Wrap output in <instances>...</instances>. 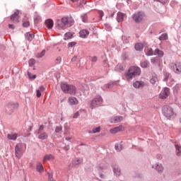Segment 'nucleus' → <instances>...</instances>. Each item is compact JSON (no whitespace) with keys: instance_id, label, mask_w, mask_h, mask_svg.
Listing matches in <instances>:
<instances>
[{"instance_id":"nucleus-17","label":"nucleus","mask_w":181,"mask_h":181,"mask_svg":"<svg viewBox=\"0 0 181 181\" xmlns=\"http://www.w3.org/2000/svg\"><path fill=\"white\" fill-rule=\"evenodd\" d=\"M47 160H54V156L52 154H46L43 158V162H46Z\"/></svg>"},{"instance_id":"nucleus-13","label":"nucleus","mask_w":181,"mask_h":181,"mask_svg":"<svg viewBox=\"0 0 181 181\" xmlns=\"http://www.w3.org/2000/svg\"><path fill=\"white\" fill-rule=\"evenodd\" d=\"M173 71L177 74H179L180 73H181V63L180 62L176 63L175 64V66H173Z\"/></svg>"},{"instance_id":"nucleus-43","label":"nucleus","mask_w":181,"mask_h":181,"mask_svg":"<svg viewBox=\"0 0 181 181\" xmlns=\"http://www.w3.org/2000/svg\"><path fill=\"white\" fill-rule=\"evenodd\" d=\"M134 47H135V49L139 52H141V50L144 49V47L142 46H135Z\"/></svg>"},{"instance_id":"nucleus-12","label":"nucleus","mask_w":181,"mask_h":181,"mask_svg":"<svg viewBox=\"0 0 181 181\" xmlns=\"http://www.w3.org/2000/svg\"><path fill=\"white\" fill-rule=\"evenodd\" d=\"M38 135V139H47L49 138V134H47L46 132H37Z\"/></svg>"},{"instance_id":"nucleus-50","label":"nucleus","mask_w":181,"mask_h":181,"mask_svg":"<svg viewBox=\"0 0 181 181\" xmlns=\"http://www.w3.org/2000/svg\"><path fill=\"white\" fill-rule=\"evenodd\" d=\"M43 129H45V126L41 125V126L39 127L37 132H42V131H43Z\"/></svg>"},{"instance_id":"nucleus-30","label":"nucleus","mask_w":181,"mask_h":181,"mask_svg":"<svg viewBox=\"0 0 181 181\" xmlns=\"http://www.w3.org/2000/svg\"><path fill=\"white\" fill-rule=\"evenodd\" d=\"M113 172L116 176H119L121 175V170L119 168H113Z\"/></svg>"},{"instance_id":"nucleus-6","label":"nucleus","mask_w":181,"mask_h":181,"mask_svg":"<svg viewBox=\"0 0 181 181\" xmlns=\"http://www.w3.org/2000/svg\"><path fill=\"white\" fill-rule=\"evenodd\" d=\"M144 18H145V14L142 12H139L133 16V19L136 23H139L141 21H144Z\"/></svg>"},{"instance_id":"nucleus-26","label":"nucleus","mask_w":181,"mask_h":181,"mask_svg":"<svg viewBox=\"0 0 181 181\" xmlns=\"http://www.w3.org/2000/svg\"><path fill=\"white\" fill-rule=\"evenodd\" d=\"M101 132V127H95L93 129V131H89V134H97Z\"/></svg>"},{"instance_id":"nucleus-33","label":"nucleus","mask_w":181,"mask_h":181,"mask_svg":"<svg viewBox=\"0 0 181 181\" xmlns=\"http://www.w3.org/2000/svg\"><path fill=\"white\" fill-rule=\"evenodd\" d=\"M168 80H172L173 81V79H172V78H170V74L165 73L164 74V81H168Z\"/></svg>"},{"instance_id":"nucleus-22","label":"nucleus","mask_w":181,"mask_h":181,"mask_svg":"<svg viewBox=\"0 0 181 181\" xmlns=\"http://www.w3.org/2000/svg\"><path fill=\"white\" fill-rule=\"evenodd\" d=\"M158 54V57H163V51L159 49H156L155 51H154V55H156Z\"/></svg>"},{"instance_id":"nucleus-24","label":"nucleus","mask_w":181,"mask_h":181,"mask_svg":"<svg viewBox=\"0 0 181 181\" xmlns=\"http://www.w3.org/2000/svg\"><path fill=\"white\" fill-rule=\"evenodd\" d=\"M62 23H64V26L70 25V21H69V18L67 17L62 18Z\"/></svg>"},{"instance_id":"nucleus-5","label":"nucleus","mask_w":181,"mask_h":181,"mask_svg":"<svg viewBox=\"0 0 181 181\" xmlns=\"http://www.w3.org/2000/svg\"><path fill=\"white\" fill-rule=\"evenodd\" d=\"M18 107L19 104L11 102L7 104L6 111L7 114H12V112H13V110H16Z\"/></svg>"},{"instance_id":"nucleus-51","label":"nucleus","mask_w":181,"mask_h":181,"mask_svg":"<svg viewBox=\"0 0 181 181\" xmlns=\"http://www.w3.org/2000/svg\"><path fill=\"white\" fill-rule=\"evenodd\" d=\"M82 21H83V22H87V15H83V16H82Z\"/></svg>"},{"instance_id":"nucleus-63","label":"nucleus","mask_w":181,"mask_h":181,"mask_svg":"<svg viewBox=\"0 0 181 181\" xmlns=\"http://www.w3.org/2000/svg\"><path fill=\"white\" fill-rule=\"evenodd\" d=\"M100 177H104V175L103 174H101Z\"/></svg>"},{"instance_id":"nucleus-57","label":"nucleus","mask_w":181,"mask_h":181,"mask_svg":"<svg viewBox=\"0 0 181 181\" xmlns=\"http://www.w3.org/2000/svg\"><path fill=\"white\" fill-rule=\"evenodd\" d=\"M8 28L9 29H15V25H12V24H8Z\"/></svg>"},{"instance_id":"nucleus-47","label":"nucleus","mask_w":181,"mask_h":181,"mask_svg":"<svg viewBox=\"0 0 181 181\" xmlns=\"http://www.w3.org/2000/svg\"><path fill=\"white\" fill-rule=\"evenodd\" d=\"M151 63H153V64H156V63H158V58L151 59Z\"/></svg>"},{"instance_id":"nucleus-18","label":"nucleus","mask_w":181,"mask_h":181,"mask_svg":"<svg viewBox=\"0 0 181 181\" xmlns=\"http://www.w3.org/2000/svg\"><path fill=\"white\" fill-rule=\"evenodd\" d=\"M79 35H80L81 37L84 39V38L87 37L88 35H90V32H88V30H82L79 32Z\"/></svg>"},{"instance_id":"nucleus-32","label":"nucleus","mask_w":181,"mask_h":181,"mask_svg":"<svg viewBox=\"0 0 181 181\" xmlns=\"http://www.w3.org/2000/svg\"><path fill=\"white\" fill-rule=\"evenodd\" d=\"M156 170H158V172H163V166H162V164H157Z\"/></svg>"},{"instance_id":"nucleus-20","label":"nucleus","mask_w":181,"mask_h":181,"mask_svg":"<svg viewBox=\"0 0 181 181\" xmlns=\"http://www.w3.org/2000/svg\"><path fill=\"white\" fill-rule=\"evenodd\" d=\"M124 16H125L124 13L118 12L116 18L117 22H122V21H124Z\"/></svg>"},{"instance_id":"nucleus-37","label":"nucleus","mask_w":181,"mask_h":181,"mask_svg":"<svg viewBox=\"0 0 181 181\" xmlns=\"http://www.w3.org/2000/svg\"><path fill=\"white\" fill-rule=\"evenodd\" d=\"M175 148L177 151V156H180V152H181V146H179L178 145H175Z\"/></svg>"},{"instance_id":"nucleus-14","label":"nucleus","mask_w":181,"mask_h":181,"mask_svg":"<svg viewBox=\"0 0 181 181\" xmlns=\"http://www.w3.org/2000/svg\"><path fill=\"white\" fill-rule=\"evenodd\" d=\"M45 24L47 29H52L54 25V23L53 22V20L47 19L45 21Z\"/></svg>"},{"instance_id":"nucleus-62","label":"nucleus","mask_w":181,"mask_h":181,"mask_svg":"<svg viewBox=\"0 0 181 181\" xmlns=\"http://www.w3.org/2000/svg\"><path fill=\"white\" fill-rule=\"evenodd\" d=\"M71 2H78V0H71Z\"/></svg>"},{"instance_id":"nucleus-52","label":"nucleus","mask_w":181,"mask_h":181,"mask_svg":"<svg viewBox=\"0 0 181 181\" xmlns=\"http://www.w3.org/2000/svg\"><path fill=\"white\" fill-rule=\"evenodd\" d=\"M115 149L116 151H121L122 149V145H120L119 146H115Z\"/></svg>"},{"instance_id":"nucleus-34","label":"nucleus","mask_w":181,"mask_h":181,"mask_svg":"<svg viewBox=\"0 0 181 181\" xmlns=\"http://www.w3.org/2000/svg\"><path fill=\"white\" fill-rule=\"evenodd\" d=\"M73 37V33H66L65 34L64 40H67V39H71Z\"/></svg>"},{"instance_id":"nucleus-46","label":"nucleus","mask_w":181,"mask_h":181,"mask_svg":"<svg viewBox=\"0 0 181 181\" xmlns=\"http://www.w3.org/2000/svg\"><path fill=\"white\" fill-rule=\"evenodd\" d=\"M179 88H180V84L175 85V87L173 88L174 91H177V90H179Z\"/></svg>"},{"instance_id":"nucleus-16","label":"nucleus","mask_w":181,"mask_h":181,"mask_svg":"<svg viewBox=\"0 0 181 181\" xmlns=\"http://www.w3.org/2000/svg\"><path fill=\"white\" fill-rule=\"evenodd\" d=\"M121 131H122V125L111 129L110 132V134H117V132H121Z\"/></svg>"},{"instance_id":"nucleus-15","label":"nucleus","mask_w":181,"mask_h":181,"mask_svg":"<svg viewBox=\"0 0 181 181\" xmlns=\"http://www.w3.org/2000/svg\"><path fill=\"white\" fill-rule=\"evenodd\" d=\"M11 21H12L14 23H18V22H19V13H14L13 15H11Z\"/></svg>"},{"instance_id":"nucleus-38","label":"nucleus","mask_w":181,"mask_h":181,"mask_svg":"<svg viewBox=\"0 0 181 181\" xmlns=\"http://www.w3.org/2000/svg\"><path fill=\"white\" fill-rule=\"evenodd\" d=\"M149 63H148V61H145L144 62H142L141 64V67H143V69H146V67H148Z\"/></svg>"},{"instance_id":"nucleus-49","label":"nucleus","mask_w":181,"mask_h":181,"mask_svg":"<svg viewBox=\"0 0 181 181\" xmlns=\"http://www.w3.org/2000/svg\"><path fill=\"white\" fill-rule=\"evenodd\" d=\"M42 95V93L40 90H37V98H40V97H41Z\"/></svg>"},{"instance_id":"nucleus-60","label":"nucleus","mask_w":181,"mask_h":181,"mask_svg":"<svg viewBox=\"0 0 181 181\" xmlns=\"http://www.w3.org/2000/svg\"><path fill=\"white\" fill-rule=\"evenodd\" d=\"M106 87H107V88H111V87H112V84L109 83V84L107 85Z\"/></svg>"},{"instance_id":"nucleus-61","label":"nucleus","mask_w":181,"mask_h":181,"mask_svg":"<svg viewBox=\"0 0 181 181\" xmlns=\"http://www.w3.org/2000/svg\"><path fill=\"white\" fill-rule=\"evenodd\" d=\"M70 139H71V138H70V137H66V141H70Z\"/></svg>"},{"instance_id":"nucleus-31","label":"nucleus","mask_w":181,"mask_h":181,"mask_svg":"<svg viewBox=\"0 0 181 181\" xmlns=\"http://www.w3.org/2000/svg\"><path fill=\"white\" fill-rule=\"evenodd\" d=\"M45 54H46V50L43 49L40 53H38L36 57L37 59H42Z\"/></svg>"},{"instance_id":"nucleus-41","label":"nucleus","mask_w":181,"mask_h":181,"mask_svg":"<svg viewBox=\"0 0 181 181\" xmlns=\"http://www.w3.org/2000/svg\"><path fill=\"white\" fill-rule=\"evenodd\" d=\"M28 76L30 80H35L36 78V75H32L30 72H28Z\"/></svg>"},{"instance_id":"nucleus-3","label":"nucleus","mask_w":181,"mask_h":181,"mask_svg":"<svg viewBox=\"0 0 181 181\" xmlns=\"http://www.w3.org/2000/svg\"><path fill=\"white\" fill-rule=\"evenodd\" d=\"M163 115L165 116L168 119H173L175 117H176V114L175 113V111L173 110V107L170 106H164L163 107Z\"/></svg>"},{"instance_id":"nucleus-29","label":"nucleus","mask_w":181,"mask_h":181,"mask_svg":"<svg viewBox=\"0 0 181 181\" xmlns=\"http://www.w3.org/2000/svg\"><path fill=\"white\" fill-rule=\"evenodd\" d=\"M146 54L147 56H153V54H155V51H153L152 49H148L146 51Z\"/></svg>"},{"instance_id":"nucleus-1","label":"nucleus","mask_w":181,"mask_h":181,"mask_svg":"<svg viewBox=\"0 0 181 181\" xmlns=\"http://www.w3.org/2000/svg\"><path fill=\"white\" fill-rule=\"evenodd\" d=\"M141 75V68L138 66H131L128 71L124 73V76L126 79L129 81L132 80L136 76Z\"/></svg>"},{"instance_id":"nucleus-25","label":"nucleus","mask_w":181,"mask_h":181,"mask_svg":"<svg viewBox=\"0 0 181 181\" xmlns=\"http://www.w3.org/2000/svg\"><path fill=\"white\" fill-rule=\"evenodd\" d=\"M57 26L59 28V29H64V24L63 23V22L62 21V20H57Z\"/></svg>"},{"instance_id":"nucleus-56","label":"nucleus","mask_w":181,"mask_h":181,"mask_svg":"<svg viewBox=\"0 0 181 181\" xmlns=\"http://www.w3.org/2000/svg\"><path fill=\"white\" fill-rule=\"evenodd\" d=\"M76 45H77V42H70L69 44V46H76Z\"/></svg>"},{"instance_id":"nucleus-8","label":"nucleus","mask_w":181,"mask_h":181,"mask_svg":"<svg viewBox=\"0 0 181 181\" xmlns=\"http://www.w3.org/2000/svg\"><path fill=\"white\" fill-rule=\"evenodd\" d=\"M170 94V89H169L168 88H165L163 91L159 95V98H161L162 100L168 98Z\"/></svg>"},{"instance_id":"nucleus-9","label":"nucleus","mask_w":181,"mask_h":181,"mask_svg":"<svg viewBox=\"0 0 181 181\" xmlns=\"http://www.w3.org/2000/svg\"><path fill=\"white\" fill-rule=\"evenodd\" d=\"M124 119V117L122 116H114L111 117L109 121L111 122V124H117L118 122H121Z\"/></svg>"},{"instance_id":"nucleus-54","label":"nucleus","mask_w":181,"mask_h":181,"mask_svg":"<svg viewBox=\"0 0 181 181\" xmlns=\"http://www.w3.org/2000/svg\"><path fill=\"white\" fill-rule=\"evenodd\" d=\"M97 60H98L97 57H93L91 58V62H92L93 63H95V62H97Z\"/></svg>"},{"instance_id":"nucleus-10","label":"nucleus","mask_w":181,"mask_h":181,"mask_svg":"<svg viewBox=\"0 0 181 181\" xmlns=\"http://www.w3.org/2000/svg\"><path fill=\"white\" fill-rule=\"evenodd\" d=\"M69 105H78V100L76 97L71 96L68 99Z\"/></svg>"},{"instance_id":"nucleus-11","label":"nucleus","mask_w":181,"mask_h":181,"mask_svg":"<svg viewBox=\"0 0 181 181\" xmlns=\"http://www.w3.org/2000/svg\"><path fill=\"white\" fill-rule=\"evenodd\" d=\"M133 86L135 88H142L145 86V83L142 81H136L133 83Z\"/></svg>"},{"instance_id":"nucleus-48","label":"nucleus","mask_w":181,"mask_h":181,"mask_svg":"<svg viewBox=\"0 0 181 181\" xmlns=\"http://www.w3.org/2000/svg\"><path fill=\"white\" fill-rule=\"evenodd\" d=\"M49 181H56L54 179H53V175L49 174Z\"/></svg>"},{"instance_id":"nucleus-64","label":"nucleus","mask_w":181,"mask_h":181,"mask_svg":"<svg viewBox=\"0 0 181 181\" xmlns=\"http://www.w3.org/2000/svg\"><path fill=\"white\" fill-rule=\"evenodd\" d=\"M158 158L160 159V158H162V157L160 156H159Z\"/></svg>"},{"instance_id":"nucleus-55","label":"nucleus","mask_w":181,"mask_h":181,"mask_svg":"<svg viewBox=\"0 0 181 181\" xmlns=\"http://www.w3.org/2000/svg\"><path fill=\"white\" fill-rule=\"evenodd\" d=\"M78 115H80V114L78 113V112H76L73 118H78Z\"/></svg>"},{"instance_id":"nucleus-23","label":"nucleus","mask_w":181,"mask_h":181,"mask_svg":"<svg viewBox=\"0 0 181 181\" xmlns=\"http://www.w3.org/2000/svg\"><path fill=\"white\" fill-rule=\"evenodd\" d=\"M26 39L27 40H29V42H32L33 39H35V35L30 33H26Z\"/></svg>"},{"instance_id":"nucleus-40","label":"nucleus","mask_w":181,"mask_h":181,"mask_svg":"<svg viewBox=\"0 0 181 181\" xmlns=\"http://www.w3.org/2000/svg\"><path fill=\"white\" fill-rule=\"evenodd\" d=\"M117 71H124V68L122 65H117L116 67Z\"/></svg>"},{"instance_id":"nucleus-39","label":"nucleus","mask_w":181,"mask_h":181,"mask_svg":"<svg viewBox=\"0 0 181 181\" xmlns=\"http://www.w3.org/2000/svg\"><path fill=\"white\" fill-rule=\"evenodd\" d=\"M55 64H60L62 63V58L61 57H57L54 61Z\"/></svg>"},{"instance_id":"nucleus-2","label":"nucleus","mask_w":181,"mask_h":181,"mask_svg":"<svg viewBox=\"0 0 181 181\" xmlns=\"http://www.w3.org/2000/svg\"><path fill=\"white\" fill-rule=\"evenodd\" d=\"M61 89L65 94H71V95H74L77 91V88L76 86L73 85H69L66 83H61Z\"/></svg>"},{"instance_id":"nucleus-59","label":"nucleus","mask_w":181,"mask_h":181,"mask_svg":"<svg viewBox=\"0 0 181 181\" xmlns=\"http://www.w3.org/2000/svg\"><path fill=\"white\" fill-rule=\"evenodd\" d=\"M40 91H45V87L43 86H41L39 89Z\"/></svg>"},{"instance_id":"nucleus-4","label":"nucleus","mask_w":181,"mask_h":181,"mask_svg":"<svg viewBox=\"0 0 181 181\" xmlns=\"http://www.w3.org/2000/svg\"><path fill=\"white\" fill-rule=\"evenodd\" d=\"M103 98L100 95H96L90 102V107L92 110H94V108H96V107H98V105H100V104H103Z\"/></svg>"},{"instance_id":"nucleus-7","label":"nucleus","mask_w":181,"mask_h":181,"mask_svg":"<svg viewBox=\"0 0 181 181\" xmlns=\"http://www.w3.org/2000/svg\"><path fill=\"white\" fill-rule=\"evenodd\" d=\"M15 155L18 159L22 157V144H18L15 147Z\"/></svg>"},{"instance_id":"nucleus-28","label":"nucleus","mask_w":181,"mask_h":181,"mask_svg":"<svg viewBox=\"0 0 181 181\" xmlns=\"http://www.w3.org/2000/svg\"><path fill=\"white\" fill-rule=\"evenodd\" d=\"M36 169H37V172H40V173L43 172V165H42V163H39L38 164H37Z\"/></svg>"},{"instance_id":"nucleus-45","label":"nucleus","mask_w":181,"mask_h":181,"mask_svg":"<svg viewBox=\"0 0 181 181\" xmlns=\"http://www.w3.org/2000/svg\"><path fill=\"white\" fill-rule=\"evenodd\" d=\"M98 14L100 15V18H102L104 16V11L99 10L98 11Z\"/></svg>"},{"instance_id":"nucleus-21","label":"nucleus","mask_w":181,"mask_h":181,"mask_svg":"<svg viewBox=\"0 0 181 181\" xmlns=\"http://www.w3.org/2000/svg\"><path fill=\"white\" fill-rule=\"evenodd\" d=\"M158 81V75L154 74L152 75L151 78L150 79V83L151 84H155Z\"/></svg>"},{"instance_id":"nucleus-36","label":"nucleus","mask_w":181,"mask_h":181,"mask_svg":"<svg viewBox=\"0 0 181 181\" xmlns=\"http://www.w3.org/2000/svg\"><path fill=\"white\" fill-rule=\"evenodd\" d=\"M28 63H29V66L32 67L33 66H35L36 63V60H35V59H31L29 60Z\"/></svg>"},{"instance_id":"nucleus-58","label":"nucleus","mask_w":181,"mask_h":181,"mask_svg":"<svg viewBox=\"0 0 181 181\" xmlns=\"http://www.w3.org/2000/svg\"><path fill=\"white\" fill-rule=\"evenodd\" d=\"M77 60V56H74L72 59H71V62H76Z\"/></svg>"},{"instance_id":"nucleus-53","label":"nucleus","mask_w":181,"mask_h":181,"mask_svg":"<svg viewBox=\"0 0 181 181\" xmlns=\"http://www.w3.org/2000/svg\"><path fill=\"white\" fill-rule=\"evenodd\" d=\"M156 2H161V4H165L166 2H168V0H153Z\"/></svg>"},{"instance_id":"nucleus-19","label":"nucleus","mask_w":181,"mask_h":181,"mask_svg":"<svg viewBox=\"0 0 181 181\" xmlns=\"http://www.w3.org/2000/svg\"><path fill=\"white\" fill-rule=\"evenodd\" d=\"M17 139H18V134H7V139H10L11 141H16Z\"/></svg>"},{"instance_id":"nucleus-27","label":"nucleus","mask_w":181,"mask_h":181,"mask_svg":"<svg viewBox=\"0 0 181 181\" xmlns=\"http://www.w3.org/2000/svg\"><path fill=\"white\" fill-rule=\"evenodd\" d=\"M168 33H163L159 37V40H168Z\"/></svg>"},{"instance_id":"nucleus-44","label":"nucleus","mask_w":181,"mask_h":181,"mask_svg":"<svg viewBox=\"0 0 181 181\" xmlns=\"http://www.w3.org/2000/svg\"><path fill=\"white\" fill-rule=\"evenodd\" d=\"M82 162L80 159H76L75 161H74V165H80V163Z\"/></svg>"},{"instance_id":"nucleus-35","label":"nucleus","mask_w":181,"mask_h":181,"mask_svg":"<svg viewBox=\"0 0 181 181\" xmlns=\"http://www.w3.org/2000/svg\"><path fill=\"white\" fill-rule=\"evenodd\" d=\"M30 23H29L28 20L24 21L23 22V28H28V26H30Z\"/></svg>"},{"instance_id":"nucleus-42","label":"nucleus","mask_w":181,"mask_h":181,"mask_svg":"<svg viewBox=\"0 0 181 181\" xmlns=\"http://www.w3.org/2000/svg\"><path fill=\"white\" fill-rule=\"evenodd\" d=\"M62 129H63V127H62V126H58L55 129V132H57V133L60 132Z\"/></svg>"}]
</instances>
